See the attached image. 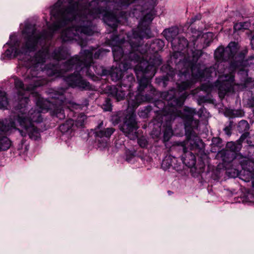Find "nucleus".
I'll return each instance as SVG.
<instances>
[{
    "instance_id": "nucleus-15",
    "label": "nucleus",
    "mask_w": 254,
    "mask_h": 254,
    "mask_svg": "<svg viewBox=\"0 0 254 254\" xmlns=\"http://www.w3.org/2000/svg\"><path fill=\"white\" fill-rule=\"evenodd\" d=\"M109 93L114 97L117 101L123 100L126 95V91L122 86H111L108 87Z\"/></svg>"
},
{
    "instance_id": "nucleus-41",
    "label": "nucleus",
    "mask_w": 254,
    "mask_h": 254,
    "mask_svg": "<svg viewBox=\"0 0 254 254\" xmlns=\"http://www.w3.org/2000/svg\"><path fill=\"white\" fill-rule=\"evenodd\" d=\"M234 28L236 30H241V29L243 28V25H242V24L241 23H238V24H235L234 25Z\"/></svg>"
},
{
    "instance_id": "nucleus-21",
    "label": "nucleus",
    "mask_w": 254,
    "mask_h": 254,
    "mask_svg": "<svg viewBox=\"0 0 254 254\" xmlns=\"http://www.w3.org/2000/svg\"><path fill=\"white\" fill-rule=\"evenodd\" d=\"M188 142L191 150L200 148L202 145L201 140L197 136L194 137H190L189 139Z\"/></svg>"
},
{
    "instance_id": "nucleus-13",
    "label": "nucleus",
    "mask_w": 254,
    "mask_h": 254,
    "mask_svg": "<svg viewBox=\"0 0 254 254\" xmlns=\"http://www.w3.org/2000/svg\"><path fill=\"white\" fill-rule=\"evenodd\" d=\"M150 33V29L148 27H146L144 30H141L139 27L138 29L133 33V39L135 41H137L138 43L136 44H134L132 40H131L130 45L132 48L138 47L140 44V40L143 38H148V34Z\"/></svg>"
},
{
    "instance_id": "nucleus-27",
    "label": "nucleus",
    "mask_w": 254,
    "mask_h": 254,
    "mask_svg": "<svg viewBox=\"0 0 254 254\" xmlns=\"http://www.w3.org/2000/svg\"><path fill=\"white\" fill-rule=\"evenodd\" d=\"M8 104L5 92L0 90V109H6Z\"/></svg>"
},
{
    "instance_id": "nucleus-12",
    "label": "nucleus",
    "mask_w": 254,
    "mask_h": 254,
    "mask_svg": "<svg viewBox=\"0 0 254 254\" xmlns=\"http://www.w3.org/2000/svg\"><path fill=\"white\" fill-rule=\"evenodd\" d=\"M14 116L12 118L10 117L8 119H6L4 121H0V131L4 134L10 133L13 130L16 129V125L15 120H17V116L16 118ZM0 136L1 137L7 138L0 133Z\"/></svg>"
},
{
    "instance_id": "nucleus-43",
    "label": "nucleus",
    "mask_w": 254,
    "mask_h": 254,
    "mask_svg": "<svg viewBox=\"0 0 254 254\" xmlns=\"http://www.w3.org/2000/svg\"><path fill=\"white\" fill-rule=\"evenodd\" d=\"M251 43L253 45L254 44V36H253L252 38Z\"/></svg>"
},
{
    "instance_id": "nucleus-28",
    "label": "nucleus",
    "mask_w": 254,
    "mask_h": 254,
    "mask_svg": "<svg viewBox=\"0 0 254 254\" xmlns=\"http://www.w3.org/2000/svg\"><path fill=\"white\" fill-rule=\"evenodd\" d=\"M178 50H183L187 48L189 45L188 40L184 37H179L177 39Z\"/></svg>"
},
{
    "instance_id": "nucleus-26",
    "label": "nucleus",
    "mask_w": 254,
    "mask_h": 254,
    "mask_svg": "<svg viewBox=\"0 0 254 254\" xmlns=\"http://www.w3.org/2000/svg\"><path fill=\"white\" fill-rule=\"evenodd\" d=\"M11 146V141L8 138L0 136V152L8 149Z\"/></svg>"
},
{
    "instance_id": "nucleus-46",
    "label": "nucleus",
    "mask_w": 254,
    "mask_h": 254,
    "mask_svg": "<svg viewBox=\"0 0 254 254\" xmlns=\"http://www.w3.org/2000/svg\"><path fill=\"white\" fill-rule=\"evenodd\" d=\"M158 44L163 45V42L162 41H158Z\"/></svg>"
},
{
    "instance_id": "nucleus-37",
    "label": "nucleus",
    "mask_w": 254,
    "mask_h": 254,
    "mask_svg": "<svg viewBox=\"0 0 254 254\" xmlns=\"http://www.w3.org/2000/svg\"><path fill=\"white\" fill-rule=\"evenodd\" d=\"M190 84L187 82H183L179 85V88L180 90H184L190 87Z\"/></svg>"
},
{
    "instance_id": "nucleus-22",
    "label": "nucleus",
    "mask_w": 254,
    "mask_h": 254,
    "mask_svg": "<svg viewBox=\"0 0 254 254\" xmlns=\"http://www.w3.org/2000/svg\"><path fill=\"white\" fill-rule=\"evenodd\" d=\"M135 82L134 77L132 74H128L126 77L124 78L119 85L126 88H130L132 83Z\"/></svg>"
},
{
    "instance_id": "nucleus-45",
    "label": "nucleus",
    "mask_w": 254,
    "mask_h": 254,
    "mask_svg": "<svg viewBox=\"0 0 254 254\" xmlns=\"http://www.w3.org/2000/svg\"><path fill=\"white\" fill-rule=\"evenodd\" d=\"M202 89L204 90H207V89L205 88V87L204 85L202 86Z\"/></svg>"
},
{
    "instance_id": "nucleus-17",
    "label": "nucleus",
    "mask_w": 254,
    "mask_h": 254,
    "mask_svg": "<svg viewBox=\"0 0 254 254\" xmlns=\"http://www.w3.org/2000/svg\"><path fill=\"white\" fill-rule=\"evenodd\" d=\"M179 34V29L176 27H171L169 29H165L163 32L164 36L167 40L170 41L172 45H174L175 44V38Z\"/></svg>"
},
{
    "instance_id": "nucleus-31",
    "label": "nucleus",
    "mask_w": 254,
    "mask_h": 254,
    "mask_svg": "<svg viewBox=\"0 0 254 254\" xmlns=\"http://www.w3.org/2000/svg\"><path fill=\"white\" fill-rule=\"evenodd\" d=\"M65 52L63 49L55 51L53 53V57L57 60H60L65 58Z\"/></svg>"
},
{
    "instance_id": "nucleus-9",
    "label": "nucleus",
    "mask_w": 254,
    "mask_h": 254,
    "mask_svg": "<svg viewBox=\"0 0 254 254\" xmlns=\"http://www.w3.org/2000/svg\"><path fill=\"white\" fill-rule=\"evenodd\" d=\"M103 123L101 122L95 129V136L98 142L104 146L106 145L111 135L115 131L113 127H103Z\"/></svg>"
},
{
    "instance_id": "nucleus-4",
    "label": "nucleus",
    "mask_w": 254,
    "mask_h": 254,
    "mask_svg": "<svg viewBox=\"0 0 254 254\" xmlns=\"http://www.w3.org/2000/svg\"><path fill=\"white\" fill-rule=\"evenodd\" d=\"M239 48L238 43L230 42L225 48L221 46L218 48L214 53L215 58L218 60L234 59L237 61H241L244 58V54L241 52L237 55Z\"/></svg>"
},
{
    "instance_id": "nucleus-35",
    "label": "nucleus",
    "mask_w": 254,
    "mask_h": 254,
    "mask_svg": "<svg viewBox=\"0 0 254 254\" xmlns=\"http://www.w3.org/2000/svg\"><path fill=\"white\" fill-rule=\"evenodd\" d=\"M153 19V14L151 12L146 14L143 17V21L146 22H150Z\"/></svg>"
},
{
    "instance_id": "nucleus-42",
    "label": "nucleus",
    "mask_w": 254,
    "mask_h": 254,
    "mask_svg": "<svg viewBox=\"0 0 254 254\" xmlns=\"http://www.w3.org/2000/svg\"><path fill=\"white\" fill-rule=\"evenodd\" d=\"M101 53V50H98L97 52H96L94 53V58H95V59L99 58Z\"/></svg>"
},
{
    "instance_id": "nucleus-47",
    "label": "nucleus",
    "mask_w": 254,
    "mask_h": 254,
    "mask_svg": "<svg viewBox=\"0 0 254 254\" xmlns=\"http://www.w3.org/2000/svg\"><path fill=\"white\" fill-rule=\"evenodd\" d=\"M154 73L152 74V75L151 74V75H150V76L152 77L153 76H154Z\"/></svg>"
},
{
    "instance_id": "nucleus-23",
    "label": "nucleus",
    "mask_w": 254,
    "mask_h": 254,
    "mask_svg": "<svg viewBox=\"0 0 254 254\" xmlns=\"http://www.w3.org/2000/svg\"><path fill=\"white\" fill-rule=\"evenodd\" d=\"M241 139H242V136L241 137L239 140L236 142H229L227 144V147L232 152H238L240 150L241 145Z\"/></svg>"
},
{
    "instance_id": "nucleus-2",
    "label": "nucleus",
    "mask_w": 254,
    "mask_h": 254,
    "mask_svg": "<svg viewBox=\"0 0 254 254\" xmlns=\"http://www.w3.org/2000/svg\"><path fill=\"white\" fill-rule=\"evenodd\" d=\"M31 95L35 97L36 104L35 108L31 109L29 111L27 117L24 112L26 104L25 106L23 103L20 104L17 107L20 110L17 115V121L22 128L21 130H19L22 136H25L27 134L31 139L37 140L40 138V130L34 127L32 122H41L43 120L41 113L44 111L51 110L58 116V113H61L62 110L61 108L56 109L52 97L51 100L49 101L41 98L37 93L32 92Z\"/></svg>"
},
{
    "instance_id": "nucleus-38",
    "label": "nucleus",
    "mask_w": 254,
    "mask_h": 254,
    "mask_svg": "<svg viewBox=\"0 0 254 254\" xmlns=\"http://www.w3.org/2000/svg\"><path fill=\"white\" fill-rule=\"evenodd\" d=\"M231 129H232V124L230 123L228 126L224 128V130L226 134L228 135H230L231 134Z\"/></svg>"
},
{
    "instance_id": "nucleus-8",
    "label": "nucleus",
    "mask_w": 254,
    "mask_h": 254,
    "mask_svg": "<svg viewBox=\"0 0 254 254\" xmlns=\"http://www.w3.org/2000/svg\"><path fill=\"white\" fill-rule=\"evenodd\" d=\"M14 85L15 88L18 91V94L21 99L19 101V105L23 103L24 105L27 104L29 101V98L27 97L26 93L29 91H33L35 87L40 86L39 84H36L34 85H30L28 86L25 87L22 82L16 77L14 78Z\"/></svg>"
},
{
    "instance_id": "nucleus-3",
    "label": "nucleus",
    "mask_w": 254,
    "mask_h": 254,
    "mask_svg": "<svg viewBox=\"0 0 254 254\" xmlns=\"http://www.w3.org/2000/svg\"><path fill=\"white\" fill-rule=\"evenodd\" d=\"M93 53L89 50H85L81 53L80 59L77 57H73L67 61L64 65L65 68L60 69L58 66L53 65L52 68L48 67L47 74L49 76H55L59 77L63 74V71H67L75 66L77 71L85 72V74L92 76L94 73L90 69L91 64L92 63Z\"/></svg>"
},
{
    "instance_id": "nucleus-48",
    "label": "nucleus",
    "mask_w": 254,
    "mask_h": 254,
    "mask_svg": "<svg viewBox=\"0 0 254 254\" xmlns=\"http://www.w3.org/2000/svg\"><path fill=\"white\" fill-rule=\"evenodd\" d=\"M15 53L18 55V54L17 53V51H15Z\"/></svg>"
},
{
    "instance_id": "nucleus-20",
    "label": "nucleus",
    "mask_w": 254,
    "mask_h": 254,
    "mask_svg": "<svg viewBox=\"0 0 254 254\" xmlns=\"http://www.w3.org/2000/svg\"><path fill=\"white\" fill-rule=\"evenodd\" d=\"M73 125V121L69 120L59 127L60 131L63 133H69L72 131V128Z\"/></svg>"
},
{
    "instance_id": "nucleus-1",
    "label": "nucleus",
    "mask_w": 254,
    "mask_h": 254,
    "mask_svg": "<svg viewBox=\"0 0 254 254\" xmlns=\"http://www.w3.org/2000/svg\"><path fill=\"white\" fill-rule=\"evenodd\" d=\"M102 14L105 22L109 26L115 28L117 25L118 18L116 14L108 11L102 12L99 8L90 9L75 3L59 13V17L50 27L51 30L57 31L60 28L68 25L64 30L61 38L64 42L79 36L80 34L91 35L93 34L94 28L91 20L100 18Z\"/></svg>"
},
{
    "instance_id": "nucleus-14",
    "label": "nucleus",
    "mask_w": 254,
    "mask_h": 254,
    "mask_svg": "<svg viewBox=\"0 0 254 254\" xmlns=\"http://www.w3.org/2000/svg\"><path fill=\"white\" fill-rule=\"evenodd\" d=\"M183 101L181 98H174L170 101V104L172 107L170 111V120H174L176 117H180L181 116L180 111L177 110L176 107H181L183 104Z\"/></svg>"
},
{
    "instance_id": "nucleus-30",
    "label": "nucleus",
    "mask_w": 254,
    "mask_h": 254,
    "mask_svg": "<svg viewBox=\"0 0 254 254\" xmlns=\"http://www.w3.org/2000/svg\"><path fill=\"white\" fill-rule=\"evenodd\" d=\"M87 119L86 116L83 114H80L75 120V124L78 127H82Z\"/></svg>"
},
{
    "instance_id": "nucleus-6",
    "label": "nucleus",
    "mask_w": 254,
    "mask_h": 254,
    "mask_svg": "<svg viewBox=\"0 0 254 254\" xmlns=\"http://www.w3.org/2000/svg\"><path fill=\"white\" fill-rule=\"evenodd\" d=\"M23 34L26 40L25 47L22 49V54L25 56L28 52H30L35 49L36 44L41 37L37 34L35 26L32 25L25 26L23 31Z\"/></svg>"
},
{
    "instance_id": "nucleus-18",
    "label": "nucleus",
    "mask_w": 254,
    "mask_h": 254,
    "mask_svg": "<svg viewBox=\"0 0 254 254\" xmlns=\"http://www.w3.org/2000/svg\"><path fill=\"white\" fill-rule=\"evenodd\" d=\"M154 68V67L150 65H147L146 68L145 69L142 68L141 69L143 76L139 79V87L138 90L139 91H141L143 90L150 82V80L148 78H146L145 77V74L147 73V70L149 69Z\"/></svg>"
},
{
    "instance_id": "nucleus-10",
    "label": "nucleus",
    "mask_w": 254,
    "mask_h": 254,
    "mask_svg": "<svg viewBox=\"0 0 254 254\" xmlns=\"http://www.w3.org/2000/svg\"><path fill=\"white\" fill-rule=\"evenodd\" d=\"M64 80L69 86L72 87H78L84 89H88L90 88L89 83L83 80L80 75L77 73H74L73 74L66 77Z\"/></svg>"
},
{
    "instance_id": "nucleus-34",
    "label": "nucleus",
    "mask_w": 254,
    "mask_h": 254,
    "mask_svg": "<svg viewBox=\"0 0 254 254\" xmlns=\"http://www.w3.org/2000/svg\"><path fill=\"white\" fill-rule=\"evenodd\" d=\"M140 95L139 94L136 95L135 99H136L137 101L136 102H134L132 100L129 99L128 100L129 105L132 106L133 108L137 107L140 103V101H138V99L140 97Z\"/></svg>"
},
{
    "instance_id": "nucleus-39",
    "label": "nucleus",
    "mask_w": 254,
    "mask_h": 254,
    "mask_svg": "<svg viewBox=\"0 0 254 254\" xmlns=\"http://www.w3.org/2000/svg\"><path fill=\"white\" fill-rule=\"evenodd\" d=\"M138 143L141 147H144L147 145V141L144 139L139 138L138 140Z\"/></svg>"
},
{
    "instance_id": "nucleus-40",
    "label": "nucleus",
    "mask_w": 254,
    "mask_h": 254,
    "mask_svg": "<svg viewBox=\"0 0 254 254\" xmlns=\"http://www.w3.org/2000/svg\"><path fill=\"white\" fill-rule=\"evenodd\" d=\"M170 166V164L168 162V159H165L163 161L162 164V167L164 168H168Z\"/></svg>"
},
{
    "instance_id": "nucleus-33",
    "label": "nucleus",
    "mask_w": 254,
    "mask_h": 254,
    "mask_svg": "<svg viewBox=\"0 0 254 254\" xmlns=\"http://www.w3.org/2000/svg\"><path fill=\"white\" fill-rule=\"evenodd\" d=\"M173 134L172 129L170 127H167L164 132V140L167 141L169 140Z\"/></svg>"
},
{
    "instance_id": "nucleus-25",
    "label": "nucleus",
    "mask_w": 254,
    "mask_h": 254,
    "mask_svg": "<svg viewBox=\"0 0 254 254\" xmlns=\"http://www.w3.org/2000/svg\"><path fill=\"white\" fill-rule=\"evenodd\" d=\"M219 80L221 82H227L230 86H232L234 81L233 73L231 72L229 74H226L219 76Z\"/></svg>"
},
{
    "instance_id": "nucleus-29",
    "label": "nucleus",
    "mask_w": 254,
    "mask_h": 254,
    "mask_svg": "<svg viewBox=\"0 0 254 254\" xmlns=\"http://www.w3.org/2000/svg\"><path fill=\"white\" fill-rule=\"evenodd\" d=\"M238 129L241 132L246 131L249 129V124L247 121L242 120L238 124Z\"/></svg>"
},
{
    "instance_id": "nucleus-11",
    "label": "nucleus",
    "mask_w": 254,
    "mask_h": 254,
    "mask_svg": "<svg viewBox=\"0 0 254 254\" xmlns=\"http://www.w3.org/2000/svg\"><path fill=\"white\" fill-rule=\"evenodd\" d=\"M95 73L98 75L102 76L107 75L110 73L112 80L118 81L122 77L123 71L120 68L116 67L112 70L110 72L109 70L104 69L102 67L98 68L96 67L93 66Z\"/></svg>"
},
{
    "instance_id": "nucleus-19",
    "label": "nucleus",
    "mask_w": 254,
    "mask_h": 254,
    "mask_svg": "<svg viewBox=\"0 0 254 254\" xmlns=\"http://www.w3.org/2000/svg\"><path fill=\"white\" fill-rule=\"evenodd\" d=\"M48 51L43 50L39 51L35 55V56L31 60L32 64L36 66L37 64L43 63L45 62V59L48 56Z\"/></svg>"
},
{
    "instance_id": "nucleus-16",
    "label": "nucleus",
    "mask_w": 254,
    "mask_h": 254,
    "mask_svg": "<svg viewBox=\"0 0 254 254\" xmlns=\"http://www.w3.org/2000/svg\"><path fill=\"white\" fill-rule=\"evenodd\" d=\"M184 154L182 157V160L184 164L189 168H192L196 163V159L194 155L187 150V148L183 146Z\"/></svg>"
},
{
    "instance_id": "nucleus-5",
    "label": "nucleus",
    "mask_w": 254,
    "mask_h": 254,
    "mask_svg": "<svg viewBox=\"0 0 254 254\" xmlns=\"http://www.w3.org/2000/svg\"><path fill=\"white\" fill-rule=\"evenodd\" d=\"M64 92V91L62 90L61 92L56 91L51 95L56 109H60L61 108L62 110L61 113H58V116H57L60 119H64L65 118L63 110L64 107H66L69 110L73 111L82 110L84 107L87 106V105L77 104L73 101L66 102Z\"/></svg>"
},
{
    "instance_id": "nucleus-32",
    "label": "nucleus",
    "mask_w": 254,
    "mask_h": 254,
    "mask_svg": "<svg viewBox=\"0 0 254 254\" xmlns=\"http://www.w3.org/2000/svg\"><path fill=\"white\" fill-rule=\"evenodd\" d=\"M198 68L197 66H193L191 67V72H192V75L195 77L196 78L199 79L203 77V72L201 71H197Z\"/></svg>"
},
{
    "instance_id": "nucleus-7",
    "label": "nucleus",
    "mask_w": 254,
    "mask_h": 254,
    "mask_svg": "<svg viewBox=\"0 0 254 254\" xmlns=\"http://www.w3.org/2000/svg\"><path fill=\"white\" fill-rule=\"evenodd\" d=\"M138 128L134 113L127 115L123 125L120 129L130 139H134L136 137V130Z\"/></svg>"
},
{
    "instance_id": "nucleus-24",
    "label": "nucleus",
    "mask_w": 254,
    "mask_h": 254,
    "mask_svg": "<svg viewBox=\"0 0 254 254\" xmlns=\"http://www.w3.org/2000/svg\"><path fill=\"white\" fill-rule=\"evenodd\" d=\"M112 52L114 59L117 61L120 60L123 57L124 52L120 46H114L112 48Z\"/></svg>"
},
{
    "instance_id": "nucleus-36",
    "label": "nucleus",
    "mask_w": 254,
    "mask_h": 254,
    "mask_svg": "<svg viewBox=\"0 0 254 254\" xmlns=\"http://www.w3.org/2000/svg\"><path fill=\"white\" fill-rule=\"evenodd\" d=\"M244 115V112L241 110H235L233 112V116L235 117H241Z\"/></svg>"
},
{
    "instance_id": "nucleus-44",
    "label": "nucleus",
    "mask_w": 254,
    "mask_h": 254,
    "mask_svg": "<svg viewBox=\"0 0 254 254\" xmlns=\"http://www.w3.org/2000/svg\"><path fill=\"white\" fill-rule=\"evenodd\" d=\"M192 116H190L189 117V120L190 121H191L192 120Z\"/></svg>"
}]
</instances>
